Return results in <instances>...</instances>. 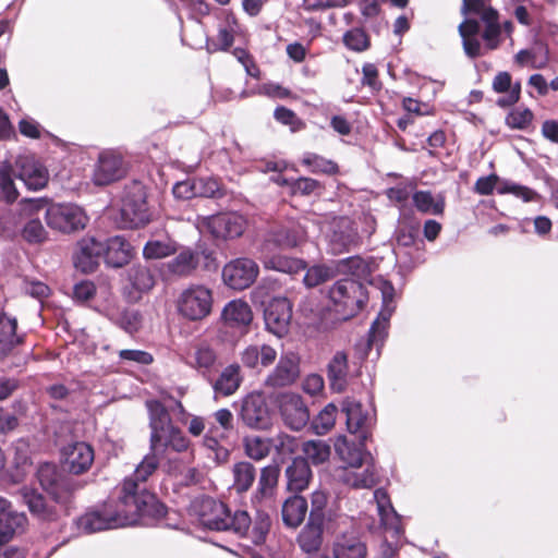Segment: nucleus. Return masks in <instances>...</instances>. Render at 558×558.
I'll use <instances>...</instances> for the list:
<instances>
[{
    "mask_svg": "<svg viewBox=\"0 0 558 558\" xmlns=\"http://www.w3.org/2000/svg\"><path fill=\"white\" fill-rule=\"evenodd\" d=\"M159 458L150 451L143 458L133 474L125 477L117 487V492H120L132 505L138 506L140 512L149 521L163 519L167 514V507L147 488L148 478L158 470Z\"/></svg>",
    "mask_w": 558,
    "mask_h": 558,
    "instance_id": "obj_1",
    "label": "nucleus"
},
{
    "mask_svg": "<svg viewBox=\"0 0 558 558\" xmlns=\"http://www.w3.org/2000/svg\"><path fill=\"white\" fill-rule=\"evenodd\" d=\"M150 521L140 512L138 506L132 505L118 492V498L108 499L89 508L77 520V526L85 533H96L134 524H148Z\"/></svg>",
    "mask_w": 558,
    "mask_h": 558,
    "instance_id": "obj_2",
    "label": "nucleus"
},
{
    "mask_svg": "<svg viewBox=\"0 0 558 558\" xmlns=\"http://www.w3.org/2000/svg\"><path fill=\"white\" fill-rule=\"evenodd\" d=\"M145 407L148 412V426L150 429L149 450L160 458L170 453H183L191 447V440L184 432L173 423L168 409L156 399L147 400Z\"/></svg>",
    "mask_w": 558,
    "mask_h": 558,
    "instance_id": "obj_3",
    "label": "nucleus"
},
{
    "mask_svg": "<svg viewBox=\"0 0 558 558\" xmlns=\"http://www.w3.org/2000/svg\"><path fill=\"white\" fill-rule=\"evenodd\" d=\"M194 510L205 529L232 533L240 538L248 536L252 519L245 510L232 512L228 505L209 496L196 500Z\"/></svg>",
    "mask_w": 558,
    "mask_h": 558,
    "instance_id": "obj_4",
    "label": "nucleus"
},
{
    "mask_svg": "<svg viewBox=\"0 0 558 558\" xmlns=\"http://www.w3.org/2000/svg\"><path fill=\"white\" fill-rule=\"evenodd\" d=\"M337 313L343 319L356 316L365 306L368 293L365 286L352 278H343L336 281L328 292Z\"/></svg>",
    "mask_w": 558,
    "mask_h": 558,
    "instance_id": "obj_5",
    "label": "nucleus"
},
{
    "mask_svg": "<svg viewBox=\"0 0 558 558\" xmlns=\"http://www.w3.org/2000/svg\"><path fill=\"white\" fill-rule=\"evenodd\" d=\"M213 303V291L203 284H194L180 294L178 312L190 322H199L209 316Z\"/></svg>",
    "mask_w": 558,
    "mask_h": 558,
    "instance_id": "obj_6",
    "label": "nucleus"
},
{
    "mask_svg": "<svg viewBox=\"0 0 558 558\" xmlns=\"http://www.w3.org/2000/svg\"><path fill=\"white\" fill-rule=\"evenodd\" d=\"M461 13L465 16L478 15L485 24L482 38L488 50H495L500 45L501 25L499 13L486 0H462Z\"/></svg>",
    "mask_w": 558,
    "mask_h": 558,
    "instance_id": "obj_7",
    "label": "nucleus"
},
{
    "mask_svg": "<svg viewBox=\"0 0 558 558\" xmlns=\"http://www.w3.org/2000/svg\"><path fill=\"white\" fill-rule=\"evenodd\" d=\"M239 420L253 430H268L272 417L266 398L262 392H251L240 403Z\"/></svg>",
    "mask_w": 558,
    "mask_h": 558,
    "instance_id": "obj_8",
    "label": "nucleus"
},
{
    "mask_svg": "<svg viewBox=\"0 0 558 558\" xmlns=\"http://www.w3.org/2000/svg\"><path fill=\"white\" fill-rule=\"evenodd\" d=\"M48 227L62 233L83 230L88 221L83 209L73 204H52L46 209Z\"/></svg>",
    "mask_w": 558,
    "mask_h": 558,
    "instance_id": "obj_9",
    "label": "nucleus"
},
{
    "mask_svg": "<svg viewBox=\"0 0 558 558\" xmlns=\"http://www.w3.org/2000/svg\"><path fill=\"white\" fill-rule=\"evenodd\" d=\"M259 274L257 263L247 257H238L222 268V280L233 290L242 291L251 287Z\"/></svg>",
    "mask_w": 558,
    "mask_h": 558,
    "instance_id": "obj_10",
    "label": "nucleus"
},
{
    "mask_svg": "<svg viewBox=\"0 0 558 558\" xmlns=\"http://www.w3.org/2000/svg\"><path fill=\"white\" fill-rule=\"evenodd\" d=\"M128 173V166L121 154L114 150L101 151L93 172L95 185L105 186L123 179Z\"/></svg>",
    "mask_w": 558,
    "mask_h": 558,
    "instance_id": "obj_11",
    "label": "nucleus"
},
{
    "mask_svg": "<svg viewBox=\"0 0 558 558\" xmlns=\"http://www.w3.org/2000/svg\"><path fill=\"white\" fill-rule=\"evenodd\" d=\"M120 215L121 227L125 229L142 228L150 221L151 215L143 189L124 196Z\"/></svg>",
    "mask_w": 558,
    "mask_h": 558,
    "instance_id": "obj_12",
    "label": "nucleus"
},
{
    "mask_svg": "<svg viewBox=\"0 0 558 558\" xmlns=\"http://www.w3.org/2000/svg\"><path fill=\"white\" fill-rule=\"evenodd\" d=\"M17 320L15 317H2L0 320V361L12 355L13 362L9 368L23 367L27 363V354H21L16 348L24 342V336L16 333Z\"/></svg>",
    "mask_w": 558,
    "mask_h": 558,
    "instance_id": "obj_13",
    "label": "nucleus"
},
{
    "mask_svg": "<svg viewBox=\"0 0 558 558\" xmlns=\"http://www.w3.org/2000/svg\"><path fill=\"white\" fill-rule=\"evenodd\" d=\"M306 241V231L298 222H289L272 227L265 235L263 248L291 250Z\"/></svg>",
    "mask_w": 558,
    "mask_h": 558,
    "instance_id": "obj_14",
    "label": "nucleus"
},
{
    "mask_svg": "<svg viewBox=\"0 0 558 558\" xmlns=\"http://www.w3.org/2000/svg\"><path fill=\"white\" fill-rule=\"evenodd\" d=\"M279 412L283 423L293 430H301L310 421V411L300 395L282 393L279 399Z\"/></svg>",
    "mask_w": 558,
    "mask_h": 558,
    "instance_id": "obj_15",
    "label": "nucleus"
},
{
    "mask_svg": "<svg viewBox=\"0 0 558 558\" xmlns=\"http://www.w3.org/2000/svg\"><path fill=\"white\" fill-rule=\"evenodd\" d=\"M15 175L28 190L39 191L49 181L48 169L34 156H20L14 163Z\"/></svg>",
    "mask_w": 558,
    "mask_h": 558,
    "instance_id": "obj_16",
    "label": "nucleus"
},
{
    "mask_svg": "<svg viewBox=\"0 0 558 558\" xmlns=\"http://www.w3.org/2000/svg\"><path fill=\"white\" fill-rule=\"evenodd\" d=\"M291 318L292 304L287 298L271 299L264 310L266 328L277 337L288 332Z\"/></svg>",
    "mask_w": 558,
    "mask_h": 558,
    "instance_id": "obj_17",
    "label": "nucleus"
},
{
    "mask_svg": "<svg viewBox=\"0 0 558 558\" xmlns=\"http://www.w3.org/2000/svg\"><path fill=\"white\" fill-rule=\"evenodd\" d=\"M300 376V356L294 352L281 354L278 364L266 378V386L282 388L296 381Z\"/></svg>",
    "mask_w": 558,
    "mask_h": 558,
    "instance_id": "obj_18",
    "label": "nucleus"
},
{
    "mask_svg": "<svg viewBox=\"0 0 558 558\" xmlns=\"http://www.w3.org/2000/svg\"><path fill=\"white\" fill-rule=\"evenodd\" d=\"M104 243L95 238L85 236L76 244V251L73 256L74 266L82 272L89 274L96 270L99 260L102 257Z\"/></svg>",
    "mask_w": 558,
    "mask_h": 558,
    "instance_id": "obj_19",
    "label": "nucleus"
},
{
    "mask_svg": "<svg viewBox=\"0 0 558 558\" xmlns=\"http://www.w3.org/2000/svg\"><path fill=\"white\" fill-rule=\"evenodd\" d=\"M27 523L25 513L15 511L8 500L0 497V545L23 533Z\"/></svg>",
    "mask_w": 558,
    "mask_h": 558,
    "instance_id": "obj_20",
    "label": "nucleus"
},
{
    "mask_svg": "<svg viewBox=\"0 0 558 558\" xmlns=\"http://www.w3.org/2000/svg\"><path fill=\"white\" fill-rule=\"evenodd\" d=\"M62 453L69 472L75 475L87 472L95 459L94 448L84 441L68 445Z\"/></svg>",
    "mask_w": 558,
    "mask_h": 558,
    "instance_id": "obj_21",
    "label": "nucleus"
},
{
    "mask_svg": "<svg viewBox=\"0 0 558 558\" xmlns=\"http://www.w3.org/2000/svg\"><path fill=\"white\" fill-rule=\"evenodd\" d=\"M245 219L236 214H219L209 218L208 227L210 232L220 239H234L243 234Z\"/></svg>",
    "mask_w": 558,
    "mask_h": 558,
    "instance_id": "obj_22",
    "label": "nucleus"
},
{
    "mask_svg": "<svg viewBox=\"0 0 558 558\" xmlns=\"http://www.w3.org/2000/svg\"><path fill=\"white\" fill-rule=\"evenodd\" d=\"M133 254L132 245L121 235L109 238L104 243L102 257L110 267H123L130 263Z\"/></svg>",
    "mask_w": 558,
    "mask_h": 558,
    "instance_id": "obj_23",
    "label": "nucleus"
},
{
    "mask_svg": "<svg viewBox=\"0 0 558 558\" xmlns=\"http://www.w3.org/2000/svg\"><path fill=\"white\" fill-rule=\"evenodd\" d=\"M326 376L333 392H343L348 386L349 360L343 351H337L327 364Z\"/></svg>",
    "mask_w": 558,
    "mask_h": 558,
    "instance_id": "obj_24",
    "label": "nucleus"
},
{
    "mask_svg": "<svg viewBox=\"0 0 558 558\" xmlns=\"http://www.w3.org/2000/svg\"><path fill=\"white\" fill-rule=\"evenodd\" d=\"M287 488L292 493L305 490L313 477L311 466L306 459L296 457L286 469Z\"/></svg>",
    "mask_w": 558,
    "mask_h": 558,
    "instance_id": "obj_25",
    "label": "nucleus"
},
{
    "mask_svg": "<svg viewBox=\"0 0 558 558\" xmlns=\"http://www.w3.org/2000/svg\"><path fill=\"white\" fill-rule=\"evenodd\" d=\"M342 411L345 414L348 430L351 434H360V438L365 439L369 417L368 413L363 410L362 403L348 397L342 403Z\"/></svg>",
    "mask_w": 558,
    "mask_h": 558,
    "instance_id": "obj_26",
    "label": "nucleus"
},
{
    "mask_svg": "<svg viewBox=\"0 0 558 558\" xmlns=\"http://www.w3.org/2000/svg\"><path fill=\"white\" fill-rule=\"evenodd\" d=\"M23 502L27 506L32 515L40 521L52 522L57 521L59 513L54 506L47 502L46 498L35 489H22Z\"/></svg>",
    "mask_w": 558,
    "mask_h": 558,
    "instance_id": "obj_27",
    "label": "nucleus"
},
{
    "mask_svg": "<svg viewBox=\"0 0 558 558\" xmlns=\"http://www.w3.org/2000/svg\"><path fill=\"white\" fill-rule=\"evenodd\" d=\"M279 475L280 469L277 464L262 468L257 488L251 498L254 507H258L264 500L272 498L278 485Z\"/></svg>",
    "mask_w": 558,
    "mask_h": 558,
    "instance_id": "obj_28",
    "label": "nucleus"
},
{
    "mask_svg": "<svg viewBox=\"0 0 558 558\" xmlns=\"http://www.w3.org/2000/svg\"><path fill=\"white\" fill-rule=\"evenodd\" d=\"M459 35L462 39L464 53L470 59H476L483 54L482 45L477 36L481 32V24L477 20L469 17L462 21L458 26Z\"/></svg>",
    "mask_w": 558,
    "mask_h": 558,
    "instance_id": "obj_29",
    "label": "nucleus"
},
{
    "mask_svg": "<svg viewBox=\"0 0 558 558\" xmlns=\"http://www.w3.org/2000/svg\"><path fill=\"white\" fill-rule=\"evenodd\" d=\"M308 511V504L305 497L294 493L282 504L281 517L287 527L296 529L303 522Z\"/></svg>",
    "mask_w": 558,
    "mask_h": 558,
    "instance_id": "obj_30",
    "label": "nucleus"
},
{
    "mask_svg": "<svg viewBox=\"0 0 558 558\" xmlns=\"http://www.w3.org/2000/svg\"><path fill=\"white\" fill-rule=\"evenodd\" d=\"M335 558H366L367 547L355 533H343L333 543Z\"/></svg>",
    "mask_w": 558,
    "mask_h": 558,
    "instance_id": "obj_31",
    "label": "nucleus"
},
{
    "mask_svg": "<svg viewBox=\"0 0 558 558\" xmlns=\"http://www.w3.org/2000/svg\"><path fill=\"white\" fill-rule=\"evenodd\" d=\"M221 318L231 328H246L253 320V313L245 301L233 300L225 305Z\"/></svg>",
    "mask_w": 558,
    "mask_h": 558,
    "instance_id": "obj_32",
    "label": "nucleus"
},
{
    "mask_svg": "<svg viewBox=\"0 0 558 558\" xmlns=\"http://www.w3.org/2000/svg\"><path fill=\"white\" fill-rule=\"evenodd\" d=\"M493 89L498 94L508 93L507 96L500 97L497 105L500 108H508L515 105L520 100L521 84L515 82L512 84V77L509 72H498L493 80Z\"/></svg>",
    "mask_w": 558,
    "mask_h": 558,
    "instance_id": "obj_33",
    "label": "nucleus"
},
{
    "mask_svg": "<svg viewBox=\"0 0 558 558\" xmlns=\"http://www.w3.org/2000/svg\"><path fill=\"white\" fill-rule=\"evenodd\" d=\"M276 359L277 351L269 344H252L241 352V362L247 368H256L258 365L268 367Z\"/></svg>",
    "mask_w": 558,
    "mask_h": 558,
    "instance_id": "obj_34",
    "label": "nucleus"
},
{
    "mask_svg": "<svg viewBox=\"0 0 558 558\" xmlns=\"http://www.w3.org/2000/svg\"><path fill=\"white\" fill-rule=\"evenodd\" d=\"M243 381L241 367L233 363L223 368L217 379L213 383L214 391L217 395L228 397L233 395Z\"/></svg>",
    "mask_w": 558,
    "mask_h": 558,
    "instance_id": "obj_35",
    "label": "nucleus"
},
{
    "mask_svg": "<svg viewBox=\"0 0 558 558\" xmlns=\"http://www.w3.org/2000/svg\"><path fill=\"white\" fill-rule=\"evenodd\" d=\"M82 487L83 485L78 481L64 475L46 493L54 502L63 506L65 509H69L73 502L75 493Z\"/></svg>",
    "mask_w": 558,
    "mask_h": 558,
    "instance_id": "obj_36",
    "label": "nucleus"
},
{
    "mask_svg": "<svg viewBox=\"0 0 558 558\" xmlns=\"http://www.w3.org/2000/svg\"><path fill=\"white\" fill-rule=\"evenodd\" d=\"M324 525L325 524L322 523L307 521L298 537L299 545L303 551L311 554L320 548L323 544Z\"/></svg>",
    "mask_w": 558,
    "mask_h": 558,
    "instance_id": "obj_37",
    "label": "nucleus"
},
{
    "mask_svg": "<svg viewBox=\"0 0 558 558\" xmlns=\"http://www.w3.org/2000/svg\"><path fill=\"white\" fill-rule=\"evenodd\" d=\"M300 162L315 174L336 175L340 171L336 161L312 151L304 153Z\"/></svg>",
    "mask_w": 558,
    "mask_h": 558,
    "instance_id": "obj_38",
    "label": "nucleus"
},
{
    "mask_svg": "<svg viewBox=\"0 0 558 558\" xmlns=\"http://www.w3.org/2000/svg\"><path fill=\"white\" fill-rule=\"evenodd\" d=\"M233 488L238 494L246 493L256 478L255 466L247 461L236 462L232 468Z\"/></svg>",
    "mask_w": 558,
    "mask_h": 558,
    "instance_id": "obj_39",
    "label": "nucleus"
},
{
    "mask_svg": "<svg viewBox=\"0 0 558 558\" xmlns=\"http://www.w3.org/2000/svg\"><path fill=\"white\" fill-rule=\"evenodd\" d=\"M264 266L267 269H272L289 275H294L306 269V263L303 259L288 257L281 254L265 258Z\"/></svg>",
    "mask_w": 558,
    "mask_h": 558,
    "instance_id": "obj_40",
    "label": "nucleus"
},
{
    "mask_svg": "<svg viewBox=\"0 0 558 558\" xmlns=\"http://www.w3.org/2000/svg\"><path fill=\"white\" fill-rule=\"evenodd\" d=\"M192 365L204 376L215 371L217 364V353L207 343H199L195 347Z\"/></svg>",
    "mask_w": 558,
    "mask_h": 558,
    "instance_id": "obj_41",
    "label": "nucleus"
},
{
    "mask_svg": "<svg viewBox=\"0 0 558 558\" xmlns=\"http://www.w3.org/2000/svg\"><path fill=\"white\" fill-rule=\"evenodd\" d=\"M412 199L416 209L422 214L442 216L445 213L446 203L444 197L436 201L429 191H416Z\"/></svg>",
    "mask_w": 558,
    "mask_h": 558,
    "instance_id": "obj_42",
    "label": "nucleus"
},
{
    "mask_svg": "<svg viewBox=\"0 0 558 558\" xmlns=\"http://www.w3.org/2000/svg\"><path fill=\"white\" fill-rule=\"evenodd\" d=\"M15 173L14 167L9 162H4L0 167V199L9 204L15 202L19 196L14 184V178H16Z\"/></svg>",
    "mask_w": 558,
    "mask_h": 558,
    "instance_id": "obj_43",
    "label": "nucleus"
},
{
    "mask_svg": "<svg viewBox=\"0 0 558 558\" xmlns=\"http://www.w3.org/2000/svg\"><path fill=\"white\" fill-rule=\"evenodd\" d=\"M343 482L355 489L372 488L378 483V476L374 466L368 465L363 471L354 469L345 472Z\"/></svg>",
    "mask_w": 558,
    "mask_h": 558,
    "instance_id": "obj_44",
    "label": "nucleus"
},
{
    "mask_svg": "<svg viewBox=\"0 0 558 558\" xmlns=\"http://www.w3.org/2000/svg\"><path fill=\"white\" fill-rule=\"evenodd\" d=\"M243 447L246 456L255 461H260L271 451V439L258 435L245 436Z\"/></svg>",
    "mask_w": 558,
    "mask_h": 558,
    "instance_id": "obj_45",
    "label": "nucleus"
},
{
    "mask_svg": "<svg viewBox=\"0 0 558 558\" xmlns=\"http://www.w3.org/2000/svg\"><path fill=\"white\" fill-rule=\"evenodd\" d=\"M302 452L306 461H311L314 465L322 464L329 459L330 446L320 439H312L304 441Z\"/></svg>",
    "mask_w": 558,
    "mask_h": 558,
    "instance_id": "obj_46",
    "label": "nucleus"
},
{
    "mask_svg": "<svg viewBox=\"0 0 558 558\" xmlns=\"http://www.w3.org/2000/svg\"><path fill=\"white\" fill-rule=\"evenodd\" d=\"M198 263V253L183 251L169 263V269L174 275L189 276L196 269Z\"/></svg>",
    "mask_w": 558,
    "mask_h": 558,
    "instance_id": "obj_47",
    "label": "nucleus"
},
{
    "mask_svg": "<svg viewBox=\"0 0 558 558\" xmlns=\"http://www.w3.org/2000/svg\"><path fill=\"white\" fill-rule=\"evenodd\" d=\"M342 43L354 52H363L371 48V37L363 27L347 31L342 36Z\"/></svg>",
    "mask_w": 558,
    "mask_h": 558,
    "instance_id": "obj_48",
    "label": "nucleus"
},
{
    "mask_svg": "<svg viewBox=\"0 0 558 558\" xmlns=\"http://www.w3.org/2000/svg\"><path fill=\"white\" fill-rule=\"evenodd\" d=\"M21 225H23L21 229V236L28 244H43L47 241L48 232L39 218H32Z\"/></svg>",
    "mask_w": 558,
    "mask_h": 558,
    "instance_id": "obj_49",
    "label": "nucleus"
},
{
    "mask_svg": "<svg viewBox=\"0 0 558 558\" xmlns=\"http://www.w3.org/2000/svg\"><path fill=\"white\" fill-rule=\"evenodd\" d=\"M129 281L140 292L149 291L155 284V278L149 268L142 265H134L129 269Z\"/></svg>",
    "mask_w": 558,
    "mask_h": 558,
    "instance_id": "obj_50",
    "label": "nucleus"
},
{
    "mask_svg": "<svg viewBox=\"0 0 558 558\" xmlns=\"http://www.w3.org/2000/svg\"><path fill=\"white\" fill-rule=\"evenodd\" d=\"M325 191V185L320 181L310 178L300 177L292 182V196H311L322 195Z\"/></svg>",
    "mask_w": 558,
    "mask_h": 558,
    "instance_id": "obj_51",
    "label": "nucleus"
},
{
    "mask_svg": "<svg viewBox=\"0 0 558 558\" xmlns=\"http://www.w3.org/2000/svg\"><path fill=\"white\" fill-rule=\"evenodd\" d=\"M274 119L281 125L288 126L292 133L303 131L306 123L290 108L278 106L274 110Z\"/></svg>",
    "mask_w": 558,
    "mask_h": 558,
    "instance_id": "obj_52",
    "label": "nucleus"
},
{
    "mask_svg": "<svg viewBox=\"0 0 558 558\" xmlns=\"http://www.w3.org/2000/svg\"><path fill=\"white\" fill-rule=\"evenodd\" d=\"M328 504V495L323 490H315L311 494V509L308 512V520L325 524L326 511Z\"/></svg>",
    "mask_w": 558,
    "mask_h": 558,
    "instance_id": "obj_53",
    "label": "nucleus"
},
{
    "mask_svg": "<svg viewBox=\"0 0 558 558\" xmlns=\"http://www.w3.org/2000/svg\"><path fill=\"white\" fill-rule=\"evenodd\" d=\"M45 206L46 202L43 198H23L17 205L16 223H22L32 218H39V213Z\"/></svg>",
    "mask_w": 558,
    "mask_h": 558,
    "instance_id": "obj_54",
    "label": "nucleus"
},
{
    "mask_svg": "<svg viewBox=\"0 0 558 558\" xmlns=\"http://www.w3.org/2000/svg\"><path fill=\"white\" fill-rule=\"evenodd\" d=\"M337 407L329 403L313 420L312 425L316 434H327L336 423Z\"/></svg>",
    "mask_w": 558,
    "mask_h": 558,
    "instance_id": "obj_55",
    "label": "nucleus"
},
{
    "mask_svg": "<svg viewBox=\"0 0 558 558\" xmlns=\"http://www.w3.org/2000/svg\"><path fill=\"white\" fill-rule=\"evenodd\" d=\"M271 526V519L265 511L257 509L254 522L252 521L250 531L252 533V539L255 544H262L265 542L267 534Z\"/></svg>",
    "mask_w": 558,
    "mask_h": 558,
    "instance_id": "obj_56",
    "label": "nucleus"
},
{
    "mask_svg": "<svg viewBox=\"0 0 558 558\" xmlns=\"http://www.w3.org/2000/svg\"><path fill=\"white\" fill-rule=\"evenodd\" d=\"M333 271L330 267L325 265H315L310 267L303 278L306 287L315 288L332 279Z\"/></svg>",
    "mask_w": 558,
    "mask_h": 558,
    "instance_id": "obj_57",
    "label": "nucleus"
},
{
    "mask_svg": "<svg viewBox=\"0 0 558 558\" xmlns=\"http://www.w3.org/2000/svg\"><path fill=\"white\" fill-rule=\"evenodd\" d=\"M534 119L529 108H514L506 116V124L512 130H526Z\"/></svg>",
    "mask_w": 558,
    "mask_h": 558,
    "instance_id": "obj_58",
    "label": "nucleus"
},
{
    "mask_svg": "<svg viewBox=\"0 0 558 558\" xmlns=\"http://www.w3.org/2000/svg\"><path fill=\"white\" fill-rule=\"evenodd\" d=\"M63 476L52 463H43L37 470V480L45 492L51 489Z\"/></svg>",
    "mask_w": 558,
    "mask_h": 558,
    "instance_id": "obj_59",
    "label": "nucleus"
},
{
    "mask_svg": "<svg viewBox=\"0 0 558 558\" xmlns=\"http://www.w3.org/2000/svg\"><path fill=\"white\" fill-rule=\"evenodd\" d=\"M498 192L500 194H506V193L512 194L513 196L522 199L525 203L537 202L541 198V195L536 191L530 189L529 186L520 185L517 183L506 182L499 189Z\"/></svg>",
    "mask_w": 558,
    "mask_h": 558,
    "instance_id": "obj_60",
    "label": "nucleus"
},
{
    "mask_svg": "<svg viewBox=\"0 0 558 558\" xmlns=\"http://www.w3.org/2000/svg\"><path fill=\"white\" fill-rule=\"evenodd\" d=\"M270 439L271 449L274 448L278 456L293 454L298 450V439L291 435L279 433Z\"/></svg>",
    "mask_w": 558,
    "mask_h": 558,
    "instance_id": "obj_61",
    "label": "nucleus"
},
{
    "mask_svg": "<svg viewBox=\"0 0 558 558\" xmlns=\"http://www.w3.org/2000/svg\"><path fill=\"white\" fill-rule=\"evenodd\" d=\"M361 84L364 87H368L374 94L379 93L383 89L379 71L374 63L367 62L362 65Z\"/></svg>",
    "mask_w": 558,
    "mask_h": 558,
    "instance_id": "obj_62",
    "label": "nucleus"
},
{
    "mask_svg": "<svg viewBox=\"0 0 558 558\" xmlns=\"http://www.w3.org/2000/svg\"><path fill=\"white\" fill-rule=\"evenodd\" d=\"M174 248L161 241H149L143 248V255L146 259H159L171 255Z\"/></svg>",
    "mask_w": 558,
    "mask_h": 558,
    "instance_id": "obj_63",
    "label": "nucleus"
},
{
    "mask_svg": "<svg viewBox=\"0 0 558 558\" xmlns=\"http://www.w3.org/2000/svg\"><path fill=\"white\" fill-rule=\"evenodd\" d=\"M418 228L417 222L400 226L396 234L398 245L403 247L414 246L418 235Z\"/></svg>",
    "mask_w": 558,
    "mask_h": 558,
    "instance_id": "obj_64",
    "label": "nucleus"
}]
</instances>
